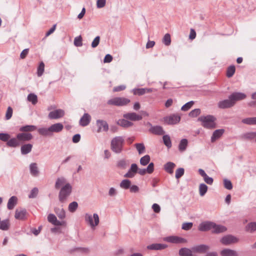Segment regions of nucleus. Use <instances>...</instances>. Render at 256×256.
<instances>
[{
    "instance_id": "obj_1",
    "label": "nucleus",
    "mask_w": 256,
    "mask_h": 256,
    "mask_svg": "<svg viewBox=\"0 0 256 256\" xmlns=\"http://www.w3.org/2000/svg\"><path fill=\"white\" fill-rule=\"evenodd\" d=\"M198 120L202 122V126L208 129H212L216 127V118L212 115L200 116Z\"/></svg>"
},
{
    "instance_id": "obj_2",
    "label": "nucleus",
    "mask_w": 256,
    "mask_h": 256,
    "mask_svg": "<svg viewBox=\"0 0 256 256\" xmlns=\"http://www.w3.org/2000/svg\"><path fill=\"white\" fill-rule=\"evenodd\" d=\"M124 140L120 136L114 138L110 142L111 150L116 154H120L122 150Z\"/></svg>"
},
{
    "instance_id": "obj_3",
    "label": "nucleus",
    "mask_w": 256,
    "mask_h": 256,
    "mask_svg": "<svg viewBox=\"0 0 256 256\" xmlns=\"http://www.w3.org/2000/svg\"><path fill=\"white\" fill-rule=\"evenodd\" d=\"M72 187L70 184L63 186L58 194V200L62 204L65 203L72 192Z\"/></svg>"
},
{
    "instance_id": "obj_4",
    "label": "nucleus",
    "mask_w": 256,
    "mask_h": 256,
    "mask_svg": "<svg viewBox=\"0 0 256 256\" xmlns=\"http://www.w3.org/2000/svg\"><path fill=\"white\" fill-rule=\"evenodd\" d=\"M84 220L92 229H94L100 222L99 216L97 214H94L93 216L86 214L84 216Z\"/></svg>"
},
{
    "instance_id": "obj_5",
    "label": "nucleus",
    "mask_w": 256,
    "mask_h": 256,
    "mask_svg": "<svg viewBox=\"0 0 256 256\" xmlns=\"http://www.w3.org/2000/svg\"><path fill=\"white\" fill-rule=\"evenodd\" d=\"M130 102L128 98L122 97H116L108 100L107 104L109 105L116 106H124Z\"/></svg>"
},
{
    "instance_id": "obj_6",
    "label": "nucleus",
    "mask_w": 256,
    "mask_h": 256,
    "mask_svg": "<svg viewBox=\"0 0 256 256\" xmlns=\"http://www.w3.org/2000/svg\"><path fill=\"white\" fill-rule=\"evenodd\" d=\"M239 239L231 234H228L222 237L220 242L224 246H228L238 242Z\"/></svg>"
},
{
    "instance_id": "obj_7",
    "label": "nucleus",
    "mask_w": 256,
    "mask_h": 256,
    "mask_svg": "<svg viewBox=\"0 0 256 256\" xmlns=\"http://www.w3.org/2000/svg\"><path fill=\"white\" fill-rule=\"evenodd\" d=\"M164 122L168 124H175L178 123L180 120V116L176 114H173L164 118Z\"/></svg>"
},
{
    "instance_id": "obj_8",
    "label": "nucleus",
    "mask_w": 256,
    "mask_h": 256,
    "mask_svg": "<svg viewBox=\"0 0 256 256\" xmlns=\"http://www.w3.org/2000/svg\"><path fill=\"white\" fill-rule=\"evenodd\" d=\"M164 240L166 242L173 244H182L186 242V239L178 236H170L164 238Z\"/></svg>"
},
{
    "instance_id": "obj_9",
    "label": "nucleus",
    "mask_w": 256,
    "mask_h": 256,
    "mask_svg": "<svg viewBox=\"0 0 256 256\" xmlns=\"http://www.w3.org/2000/svg\"><path fill=\"white\" fill-rule=\"evenodd\" d=\"M48 220L54 226H66V222L64 220L59 221L56 217L54 214H50L48 216Z\"/></svg>"
},
{
    "instance_id": "obj_10",
    "label": "nucleus",
    "mask_w": 256,
    "mask_h": 256,
    "mask_svg": "<svg viewBox=\"0 0 256 256\" xmlns=\"http://www.w3.org/2000/svg\"><path fill=\"white\" fill-rule=\"evenodd\" d=\"M246 94H244L237 92L232 94L229 96V98H231L232 102H234V105L237 101L244 100L246 98Z\"/></svg>"
},
{
    "instance_id": "obj_11",
    "label": "nucleus",
    "mask_w": 256,
    "mask_h": 256,
    "mask_svg": "<svg viewBox=\"0 0 256 256\" xmlns=\"http://www.w3.org/2000/svg\"><path fill=\"white\" fill-rule=\"evenodd\" d=\"M218 107L222 109L230 108L234 106L231 98L220 101L218 104Z\"/></svg>"
},
{
    "instance_id": "obj_12",
    "label": "nucleus",
    "mask_w": 256,
    "mask_h": 256,
    "mask_svg": "<svg viewBox=\"0 0 256 256\" xmlns=\"http://www.w3.org/2000/svg\"><path fill=\"white\" fill-rule=\"evenodd\" d=\"M98 128L97 132H100L102 131L107 132L108 130V125L106 121L104 120H97L96 122Z\"/></svg>"
},
{
    "instance_id": "obj_13",
    "label": "nucleus",
    "mask_w": 256,
    "mask_h": 256,
    "mask_svg": "<svg viewBox=\"0 0 256 256\" xmlns=\"http://www.w3.org/2000/svg\"><path fill=\"white\" fill-rule=\"evenodd\" d=\"M138 170V167L136 164H132L128 172L124 175V177L127 178H134Z\"/></svg>"
},
{
    "instance_id": "obj_14",
    "label": "nucleus",
    "mask_w": 256,
    "mask_h": 256,
    "mask_svg": "<svg viewBox=\"0 0 256 256\" xmlns=\"http://www.w3.org/2000/svg\"><path fill=\"white\" fill-rule=\"evenodd\" d=\"M213 222H204L200 224L198 227V230L201 232H206L212 230Z\"/></svg>"
},
{
    "instance_id": "obj_15",
    "label": "nucleus",
    "mask_w": 256,
    "mask_h": 256,
    "mask_svg": "<svg viewBox=\"0 0 256 256\" xmlns=\"http://www.w3.org/2000/svg\"><path fill=\"white\" fill-rule=\"evenodd\" d=\"M64 112L63 110L58 109L50 112L48 114V118L50 119H58L64 116Z\"/></svg>"
},
{
    "instance_id": "obj_16",
    "label": "nucleus",
    "mask_w": 256,
    "mask_h": 256,
    "mask_svg": "<svg viewBox=\"0 0 256 256\" xmlns=\"http://www.w3.org/2000/svg\"><path fill=\"white\" fill-rule=\"evenodd\" d=\"M27 212L24 208H18L16 210L14 218L19 220H24L26 218Z\"/></svg>"
},
{
    "instance_id": "obj_17",
    "label": "nucleus",
    "mask_w": 256,
    "mask_h": 256,
    "mask_svg": "<svg viewBox=\"0 0 256 256\" xmlns=\"http://www.w3.org/2000/svg\"><path fill=\"white\" fill-rule=\"evenodd\" d=\"M124 118L132 121L140 120L142 118V116L135 112H128L124 114Z\"/></svg>"
},
{
    "instance_id": "obj_18",
    "label": "nucleus",
    "mask_w": 256,
    "mask_h": 256,
    "mask_svg": "<svg viewBox=\"0 0 256 256\" xmlns=\"http://www.w3.org/2000/svg\"><path fill=\"white\" fill-rule=\"evenodd\" d=\"M212 227V232L213 234L222 233L227 230L226 226L220 224H216L214 222H213Z\"/></svg>"
},
{
    "instance_id": "obj_19",
    "label": "nucleus",
    "mask_w": 256,
    "mask_h": 256,
    "mask_svg": "<svg viewBox=\"0 0 256 256\" xmlns=\"http://www.w3.org/2000/svg\"><path fill=\"white\" fill-rule=\"evenodd\" d=\"M209 249V246L206 244H200L192 248V252L199 253H204Z\"/></svg>"
},
{
    "instance_id": "obj_20",
    "label": "nucleus",
    "mask_w": 256,
    "mask_h": 256,
    "mask_svg": "<svg viewBox=\"0 0 256 256\" xmlns=\"http://www.w3.org/2000/svg\"><path fill=\"white\" fill-rule=\"evenodd\" d=\"M221 256H238V252L230 248H224L220 252Z\"/></svg>"
},
{
    "instance_id": "obj_21",
    "label": "nucleus",
    "mask_w": 256,
    "mask_h": 256,
    "mask_svg": "<svg viewBox=\"0 0 256 256\" xmlns=\"http://www.w3.org/2000/svg\"><path fill=\"white\" fill-rule=\"evenodd\" d=\"M20 142H21L28 141L32 138V134L30 133H20L16 136Z\"/></svg>"
},
{
    "instance_id": "obj_22",
    "label": "nucleus",
    "mask_w": 256,
    "mask_h": 256,
    "mask_svg": "<svg viewBox=\"0 0 256 256\" xmlns=\"http://www.w3.org/2000/svg\"><path fill=\"white\" fill-rule=\"evenodd\" d=\"M90 116L88 113H85L80 120V124L82 126H86L90 124Z\"/></svg>"
},
{
    "instance_id": "obj_23",
    "label": "nucleus",
    "mask_w": 256,
    "mask_h": 256,
    "mask_svg": "<svg viewBox=\"0 0 256 256\" xmlns=\"http://www.w3.org/2000/svg\"><path fill=\"white\" fill-rule=\"evenodd\" d=\"M167 245L162 244H153L147 246V248L151 250H161L167 248Z\"/></svg>"
},
{
    "instance_id": "obj_24",
    "label": "nucleus",
    "mask_w": 256,
    "mask_h": 256,
    "mask_svg": "<svg viewBox=\"0 0 256 256\" xmlns=\"http://www.w3.org/2000/svg\"><path fill=\"white\" fill-rule=\"evenodd\" d=\"M68 184L66 182V179L64 177L58 178L56 181L54 187L56 189H59L60 187H62L66 184Z\"/></svg>"
},
{
    "instance_id": "obj_25",
    "label": "nucleus",
    "mask_w": 256,
    "mask_h": 256,
    "mask_svg": "<svg viewBox=\"0 0 256 256\" xmlns=\"http://www.w3.org/2000/svg\"><path fill=\"white\" fill-rule=\"evenodd\" d=\"M30 174L34 176H37L39 174L40 172L38 164L36 162L32 163L30 165Z\"/></svg>"
},
{
    "instance_id": "obj_26",
    "label": "nucleus",
    "mask_w": 256,
    "mask_h": 256,
    "mask_svg": "<svg viewBox=\"0 0 256 256\" xmlns=\"http://www.w3.org/2000/svg\"><path fill=\"white\" fill-rule=\"evenodd\" d=\"M150 131L155 134L157 135H162L164 134V130L160 126H152L150 129Z\"/></svg>"
},
{
    "instance_id": "obj_27",
    "label": "nucleus",
    "mask_w": 256,
    "mask_h": 256,
    "mask_svg": "<svg viewBox=\"0 0 256 256\" xmlns=\"http://www.w3.org/2000/svg\"><path fill=\"white\" fill-rule=\"evenodd\" d=\"M224 129H219L214 130L211 137L212 142H215L217 139L219 138L224 133Z\"/></svg>"
},
{
    "instance_id": "obj_28",
    "label": "nucleus",
    "mask_w": 256,
    "mask_h": 256,
    "mask_svg": "<svg viewBox=\"0 0 256 256\" xmlns=\"http://www.w3.org/2000/svg\"><path fill=\"white\" fill-rule=\"evenodd\" d=\"M18 202V198L15 196H12L8 200L7 207L10 210H12L16 205Z\"/></svg>"
},
{
    "instance_id": "obj_29",
    "label": "nucleus",
    "mask_w": 256,
    "mask_h": 256,
    "mask_svg": "<svg viewBox=\"0 0 256 256\" xmlns=\"http://www.w3.org/2000/svg\"><path fill=\"white\" fill-rule=\"evenodd\" d=\"M50 128L52 134L53 132H58L62 131L64 128V126L60 123H57L52 125Z\"/></svg>"
},
{
    "instance_id": "obj_30",
    "label": "nucleus",
    "mask_w": 256,
    "mask_h": 256,
    "mask_svg": "<svg viewBox=\"0 0 256 256\" xmlns=\"http://www.w3.org/2000/svg\"><path fill=\"white\" fill-rule=\"evenodd\" d=\"M6 144L10 147L16 148L20 146V142L16 137V138L9 139V140L6 142Z\"/></svg>"
},
{
    "instance_id": "obj_31",
    "label": "nucleus",
    "mask_w": 256,
    "mask_h": 256,
    "mask_svg": "<svg viewBox=\"0 0 256 256\" xmlns=\"http://www.w3.org/2000/svg\"><path fill=\"white\" fill-rule=\"evenodd\" d=\"M32 145L30 144H25L21 146L20 150L22 154H26L32 150Z\"/></svg>"
},
{
    "instance_id": "obj_32",
    "label": "nucleus",
    "mask_w": 256,
    "mask_h": 256,
    "mask_svg": "<svg viewBox=\"0 0 256 256\" xmlns=\"http://www.w3.org/2000/svg\"><path fill=\"white\" fill-rule=\"evenodd\" d=\"M54 212L60 219L63 220L66 218V212L62 208H55Z\"/></svg>"
},
{
    "instance_id": "obj_33",
    "label": "nucleus",
    "mask_w": 256,
    "mask_h": 256,
    "mask_svg": "<svg viewBox=\"0 0 256 256\" xmlns=\"http://www.w3.org/2000/svg\"><path fill=\"white\" fill-rule=\"evenodd\" d=\"M117 124L124 128L130 127L133 125V124L125 119H120L118 120Z\"/></svg>"
},
{
    "instance_id": "obj_34",
    "label": "nucleus",
    "mask_w": 256,
    "mask_h": 256,
    "mask_svg": "<svg viewBox=\"0 0 256 256\" xmlns=\"http://www.w3.org/2000/svg\"><path fill=\"white\" fill-rule=\"evenodd\" d=\"M38 132L40 134L44 136H50L52 135L50 127L48 128H40L38 129Z\"/></svg>"
},
{
    "instance_id": "obj_35",
    "label": "nucleus",
    "mask_w": 256,
    "mask_h": 256,
    "mask_svg": "<svg viewBox=\"0 0 256 256\" xmlns=\"http://www.w3.org/2000/svg\"><path fill=\"white\" fill-rule=\"evenodd\" d=\"M192 251L188 248H182L179 250V254L180 256H192Z\"/></svg>"
},
{
    "instance_id": "obj_36",
    "label": "nucleus",
    "mask_w": 256,
    "mask_h": 256,
    "mask_svg": "<svg viewBox=\"0 0 256 256\" xmlns=\"http://www.w3.org/2000/svg\"><path fill=\"white\" fill-rule=\"evenodd\" d=\"M176 166L175 164L172 162H168L164 165L165 170L169 174L173 173V169Z\"/></svg>"
},
{
    "instance_id": "obj_37",
    "label": "nucleus",
    "mask_w": 256,
    "mask_h": 256,
    "mask_svg": "<svg viewBox=\"0 0 256 256\" xmlns=\"http://www.w3.org/2000/svg\"><path fill=\"white\" fill-rule=\"evenodd\" d=\"M242 122L248 125L256 124V117L248 118L242 120Z\"/></svg>"
},
{
    "instance_id": "obj_38",
    "label": "nucleus",
    "mask_w": 256,
    "mask_h": 256,
    "mask_svg": "<svg viewBox=\"0 0 256 256\" xmlns=\"http://www.w3.org/2000/svg\"><path fill=\"white\" fill-rule=\"evenodd\" d=\"M36 129V127L33 125H28L22 126L20 128V130L21 132H32Z\"/></svg>"
},
{
    "instance_id": "obj_39",
    "label": "nucleus",
    "mask_w": 256,
    "mask_h": 256,
    "mask_svg": "<svg viewBox=\"0 0 256 256\" xmlns=\"http://www.w3.org/2000/svg\"><path fill=\"white\" fill-rule=\"evenodd\" d=\"M131 182L129 180L125 179L122 180L120 184L121 188L124 189H128L130 188Z\"/></svg>"
},
{
    "instance_id": "obj_40",
    "label": "nucleus",
    "mask_w": 256,
    "mask_h": 256,
    "mask_svg": "<svg viewBox=\"0 0 256 256\" xmlns=\"http://www.w3.org/2000/svg\"><path fill=\"white\" fill-rule=\"evenodd\" d=\"M188 140L186 139H182L179 144L178 148L181 152H183L186 150L188 146Z\"/></svg>"
},
{
    "instance_id": "obj_41",
    "label": "nucleus",
    "mask_w": 256,
    "mask_h": 256,
    "mask_svg": "<svg viewBox=\"0 0 256 256\" xmlns=\"http://www.w3.org/2000/svg\"><path fill=\"white\" fill-rule=\"evenodd\" d=\"M208 189V186L204 184H200L199 186V192L200 196H204Z\"/></svg>"
},
{
    "instance_id": "obj_42",
    "label": "nucleus",
    "mask_w": 256,
    "mask_h": 256,
    "mask_svg": "<svg viewBox=\"0 0 256 256\" xmlns=\"http://www.w3.org/2000/svg\"><path fill=\"white\" fill-rule=\"evenodd\" d=\"M138 152L140 154L144 153L145 151V146L142 143H138L134 144Z\"/></svg>"
},
{
    "instance_id": "obj_43",
    "label": "nucleus",
    "mask_w": 256,
    "mask_h": 256,
    "mask_svg": "<svg viewBox=\"0 0 256 256\" xmlns=\"http://www.w3.org/2000/svg\"><path fill=\"white\" fill-rule=\"evenodd\" d=\"M28 100L33 104H36L38 102V98L35 94H30L28 96Z\"/></svg>"
},
{
    "instance_id": "obj_44",
    "label": "nucleus",
    "mask_w": 256,
    "mask_h": 256,
    "mask_svg": "<svg viewBox=\"0 0 256 256\" xmlns=\"http://www.w3.org/2000/svg\"><path fill=\"white\" fill-rule=\"evenodd\" d=\"M246 229L247 231L250 232L256 230V222H252L248 224Z\"/></svg>"
},
{
    "instance_id": "obj_45",
    "label": "nucleus",
    "mask_w": 256,
    "mask_h": 256,
    "mask_svg": "<svg viewBox=\"0 0 256 256\" xmlns=\"http://www.w3.org/2000/svg\"><path fill=\"white\" fill-rule=\"evenodd\" d=\"M236 71V68L234 66H230L226 71V76L228 78L232 77Z\"/></svg>"
},
{
    "instance_id": "obj_46",
    "label": "nucleus",
    "mask_w": 256,
    "mask_h": 256,
    "mask_svg": "<svg viewBox=\"0 0 256 256\" xmlns=\"http://www.w3.org/2000/svg\"><path fill=\"white\" fill-rule=\"evenodd\" d=\"M78 204L76 202H73L69 204L68 210L71 212H74L78 208Z\"/></svg>"
},
{
    "instance_id": "obj_47",
    "label": "nucleus",
    "mask_w": 256,
    "mask_h": 256,
    "mask_svg": "<svg viewBox=\"0 0 256 256\" xmlns=\"http://www.w3.org/2000/svg\"><path fill=\"white\" fill-rule=\"evenodd\" d=\"M150 161V156L148 155H146L140 159V164L142 166H146Z\"/></svg>"
},
{
    "instance_id": "obj_48",
    "label": "nucleus",
    "mask_w": 256,
    "mask_h": 256,
    "mask_svg": "<svg viewBox=\"0 0 256 256\" xmlns=\"http://www.w3.org/2000/svg\"><path fill=\"white\" fill-rule=\"evenodd\" d=\"M163 43L166 46H168L171 43V38L169 34H166L162 39Z\"/></svg>"
},
{
    "instance_id": "obj_49",
    "label": "nucleus",
    "mask_w": 256,
    "mask_h": 256,
    "mask_svg": "<svg viewBox=\"0 0 256 256\" xmlns=\"http://www.w3.org/2000/svg\"><path fill=\"white\" fill-rule=\"evenodd\" d=\"M194 104V101H190L187 103H186L185 104H184L181 108V110L182 111H187L188 110H190L193 104Z\"/></svg>"
},
{
    "instance_id": "obj_50",
    "label": "nucleus",
    "mask_w": 256,
    "mask_h": 256,
    "mask_svg": "<svg viewBox=\"0 0 256 256\" xmlns=\"http://www.w3.org/2000/svg\"><path fill=\"white\" fill-rule=\"evenodd\" d=\"M163 140L164 144L168 148H170L172 146V142L170 139V138L168 135H165L163 136Z\"/></svg>"
},
{
    "instance_id": "obj_51",
    "label": "nucleus",
    "mask_w": 256,
    "mask_h": 256,
    "mask_svg": "<svg viewBox=\"0 0 256 256\" xmlns=\"http://www.w3.org/2000/svg\"><path fill=\"white\" fill-rule=\"evenodd\" d=\"M201 110L200 108H196L190 112L188 115L190 117L195 118L200 114Z\"/></svg>"
},
{
    "instance_id": "obj_52",
    "label": "nucleus",
    "mask_w": 256,
    "mask_h": 256,
    "mask_svg": "<svg viewBox=\"0 0 256 256\" xmlns=\"http://www.w3.org/2000/svg\"><path fill=\"white\" fill-rule=\"evenodd\" d=\"M243 137L246 140H252L256 137V132H250L245 134Z\"/></svg>"
},
{
    "instance_id": "obj_53",
    "label": "nucleus",
    "mask_w": 256,
    "mask_h": 256,
    "mask_svg": "<svg viewBox=\"0 0 256 256\" xmlns=\"http://www.w3.org/2000/svg\"><path fill=\"white\" fill-rule=\"evenodd\" d=\"M184 168H178L176 171V178L177 179L180 178L182 177L184 174Z\"/></svg>"
},
{
    "instance_id": "obj_54",
    "label": "nucleus",
    "mask_w": 256,
    "mask_h": 256,
    "mask_svg": "<svg viewBox=\"0 0 256 256\" xmlns=\"http://www.w3.org/2000/svg\"><path fill=\"white\" fill-rule=\"evenodd\" d=\"M44 64L43 62H41L38 68V72L37 74L38 76H40L44 72Z\"/></svg>"
},
{
    "instance_id": "obj_55",
    "label": "nucleus",
    "mask_w": 256,
    "mask_h": 256,
    "mask_svg": "<svg viewBox=\"0 0 256 256\" xmlns=\"http://www.w3.org/2000/svg\"><path fill=\"white\" fill-rule=\"evenodd\" d=\"M74 44L76 46H82V38L80 36L74 38Z\"/></svg>"
},
{
    "instance_id": "obj_56",
    "label": "nucleus",
    "mask_w": 256,
    "mask_h": 256,
    "mask_svg": "<svg viewBox=\"0 0 256 256\" xmlns=\"http://www.w3.org/2000/svg\"><path fill=\"white\" fill-rule=\"evenodd\" d=\"M133 93L135 95L142 96L145 93L144 88H134L133 90Z\"/></svg>"
},
{
    "instance_id": "obj_57",
    "label": "nucleus",
    "mask_w": 256,
    "mask_h": 256,
    "mask_svg": "<svg viewBox=\"0 0 256 256\" xmlns=\"http://www.w3.org/2000/svg\"><path fill=\"white\" fill-rule=\"evenodd\" d=\"M10 136L8 134L0 133V140L3 142H7L9 140Z\"/></svg>"
},
{
    "instance_id": "obj_58",
    "label": "nucleus",
    "mask_w": 256,
    "mask_h": 256,
    "mask_svg": "<svg viewBox=\"0 0 256 256\" xmlns=\"http://www.w3.org/2000/svg\"><path fill=\"white\" fill-rule=\"evenodd\" d=\"M224 186L228 190H230L232 188V185L231 182L230 180L225 179L224 180Z\"/></svg>"
},
{
    "instance_id": "obj_59",
    "label": "nucleus",
    "mask_w": 256,
    "mask_h": 256,
    "mask_svg": "<svg viewBox=\"0 0 256 256\" xmlns=\"http://www.w3.org/2000/svg\"><path fill=\"white\" fill-rule=\"evenodd\" d=\"M12 109L10 106H8V108L6 114V120H10L12 115Z\"/></svg>"
},
{
    "instance_id": "obj_60",
    "label": "nucleus",
    "mask_w": 256,
    "mask_h": 256,
    "mask_svg": "<svg viewBox=\"0 0 256 256\" xmlns=\"http://www.w3.org/2000/svg\"><path fill=\"white\" fill-rule=\"evenodd\" d=\"M193 226V224L192 222H184L182 224V229L188 230L192 228Z\"/></svg>"
},
{
    "instance_id": "obj_61",
    "label": "nucleus",
    "mask_w": 256,
    "mask_h": 256,
    "mask_svg": "<svg viewBox=\"0 0 256 256\" xmlns=\"http://www.w3.org/2000/svg\"><path fill=\"white\" fill-rule=\"evenodd\" d=\"M100 42V36H96L92 42V48H96L99 44Z\"/></svg>"
},
{
    "instance_id": "obj_62",
    "label": "nucleus",
    "mask_w": 256,
    "mask_h": 256,
    "mask_svg": "<svg viewBox=\"0 0 256 256\" xmlns=\"http://www.w3.org/2000/svg\"><path fill=\"white\" fill-rule=\"evenodd\" d=\"M38 192V188H34L30 192V193L28 196L30 198H34L36 196Z\"/></svg>"
},
{
    "instance_id": "obj_63",
    "label": "nucleus",
    "mask_w": 256,
    "mask_h": 256,
    "mask_svg": "<svg viewBox=\"0 0 256 256\" xmlns=\"http://www.w3.org/2000/svg\"><path fill=\"white\" fill-rule=\"evenodd\" d=\"M106 4V0H97L96 6L98 8L104 7Z\"/></svg>"
},
{
    "instance_id": "obj_64",
    "label": "nucleus",
    "mask_w": 256,
    "mask_h": 256,
    "mask_svg": "<svg viewBox=\"0 0 256 256\" xmlns=\"http://www.w3.org/2000/svg\"><path fill=\"white\" fill-rule=\"evenodd\" d=\"M154 170V164L152 162L150 163L146 170L148 174H152Z\"/></svg>"
}]
</instances>
